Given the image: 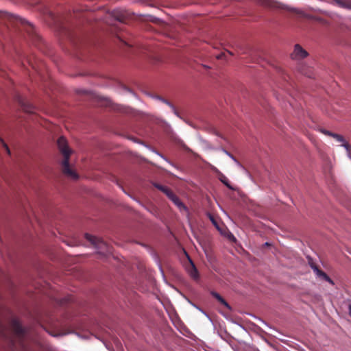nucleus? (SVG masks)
<instances>
[{
    "label": "nucleus",
    "mask_w": 351,
    "mask_h": 351,
    "mask_svg": "<svg viewBox=\"0 0 351 351\" xmlns=\"http://www.w3.org/2000/svg\"><path fill=\"white\" fill-rule=\"evenodd\" d=\"M165 103H166V104H167L169 106H170L172 108V109H173V112L175 113V114H176V115H177L178 117H179L178 112V111L176 110V108H174V106H172L171 104H169V102H167V101H165Z\"/></svg>",
    "instance_id": "obj_22"
},
{
    "label": "nucleus",
    "mask_w": 351,
    "mask_h": 351,
    "mask_svg": "<svg viewBox=\"0 0 351 351\" xmlns=\"http://www.w3.org/2000/svg\"><path fill=\"white\" fill-rule=\"evenodd\" d=\"M190 263H191V265L187 269L188 273L189 274V275L191 276V277L192 278L197 280L199 278L198 271L191 261H190Z\"/></svg>",
    "instance_id": "obj_7"
},
{
    "label": "nucleus",
    "mask_w": 351,
    "mask_h": 351,
    "mask_svg": "<svg viewBox=\"0 0 351 351\" xmlns=\"http://www.w3.org/2000/svg\"><path fill=\"white\" fill-rule=\"evenodd\" d=\"M176 195H175L172 191H171L169 192V194H167V197H169V199H171V200H172V199H173V197H175V196H176Z\"/></svg>",
    "instance_id": "obj_21"
},
{
    "label": "nucleus",
    "mask_w": 351,
    "mask_h": 351,
    "mask_svg": "<svg viewBox=\"0 0 351 351\" xmlns=\"http://www.w3.org/2000/svg\"><path fill=\"white\" fill-rule=\"evenodd\" d=\"M99 99H100L101 105H104L106 106H110L111 105L110 100H109L108 99H102V98H99Z\"/></svg>",
    "instance_id": "obj_17"
},
{
    "label": "nucleus",
    "mask_w": 351,
    "mask_h": 351,
    "mask_svg": "<svg viewBox=\"0 0 351 351\" xmlns=\"http://www.w3.org/2000/svg\"><path fill=\"white\" fill-rule=\"evenodd\" d=\"M58 148L64 156V160L62 162V173L67 177L77 180L78 178L77 173L71 167L69 164V158L71 155V150L68 147L66 139L61 136L57 141Z\"/></svg>",
    "instance_id": "obj_1"
},
{
    "label": "nucleus",
    "mask_w": 351,
    "mask_h": 351,
    "mask_svg": "<svg viewBox=\"0 0 351 351\" xmlns=\"http://www.w3.org/2000/svg\"><path fill=\"white\" fill-rule=\"evenodd\" d=\"M211 295L216 298L221 304L226 306L228 309L230 310L231 307L228 302L217 292L211 291Z\"/></svg>",
    "instance_id": "obj_11"
},
{
    "label": "nucleus",
    "mask_w": 351,
    "mask_h": 351,
    "mask_svg": "<svg viewBox=\"0 0 351 351\" xmlns=\"http://www.w3.org/2000/svg\"><path fill=\"white\" fill-rule=\"evenodd\" d=\"M308 56V51L304 49L300 45L295 44L293 47V51L290 54L291 60L301 62L303 60Z\"/></svg>",
    "instance_id": "obj_2"
},
{
    "label": "nucleus",
    "mask_w": 351,
    "mask_h": 351,
    "mask_svg": "<svg viewBox=\"0 0 351 351\" xmlns=\"http://www.w3.org/2000/svg\"><path fill=\"white\" fill-rule=\"evenodd\" d=\"M311 267L317 276L323 278L324 280L328 278V276L324 271L319 269L317 266L311 265Z\"/></svg>",
    "instance_id": "obj_12"
},
{
    "label": "nucleus",
    "mask_w": 351,
    "mask_h": 351,
    "mask_svg": "<svg viewBox=\"0 0 351 351\" xmlns=\"http://www.w3.org/2000/svg\"><path fill=\"white\" fill-rule=\"evenodd\" d=\"M208 217L209 219L212 221L213 225H215V226H217V222L216 221L214 216L213 215H211L210 213H208Z\"/></svg>",
    "instance_id": "obj_18"
},
{
    "label": "nucleus",
    "mask_w": 351,
    "mask_h": 351,
    "mask_svg": "<svg viewBox=\"0 0 351 351\" xmlns=\"http://www.w3.org/2000/svg\"><path fill=\"white\" fill-rule=\"evenodd\" d=\"M12 325L14 332L19 337H23L25 335V330L18 321L14 320Z\"/></svg>",
    "instance_id": "obj_6"
},
{
    "label": "nucleus",
    "mask_w": 351,
    "mask_h": 351,
    "mask_svg": "<svg viewBox=\"0 0 351 351\" xmlns=\"http://www.w3.org/2000/svg\"><path fill=\"white\" fill-rule=\"evenodd\" d=\"M154 186L158 189V190H160V191H162V193H164L167 196V194L169 193V192L171 191L169 188H168L167 186H163V185H161L160 184H157V183H155L154 184Z\"/></svg>",
    "instance_id": "obj_13"
},
{
    "label": "nucleus",
    "mask_w": 351,
    "mask_h": 351,
    "mask_svg": "<svg viewBox=\"0 0 351 351\" xmlns=\"http://www.w3.org/2000/svg\"><path fill=\"white\" fill-rule=\"evenodd\" d=\"M260 4L268 8H280V3L274 0H258Z\"/></svg>",
    "instance_id": "obj_8"
},
{
    "label": "nucleus",
    "mask_w": 351,
    "mask_h": 351,
    "mask_svg": "<svg viewBox=\"0 0 351 351\" xmlns=\"http://www.w3.org/2000/svg\"><path fill=\"white\" fill-rule=\"evenodd\" d=\"M174 204L175 205H176L178 206V208H179L180 210L182 209H186V206H184V204L180 201V199H179V197L176 195L175 197H173V199L171 200Z\"/></svg>",
    "instance_id": "obj_15"
},
{
    "label": "nucleus",
    "mask_w": 351,
    "mask_h": 351,
    "mask_svg": "<svg viewBox=\"0 0 351 351\" xmlns=\"http://www.w3.org/2000/svg\"><path fill=\"white\" fill-rule=\"evenodd\" d=\"M117 11H114L113 12V16L117 19V20L119 21H123V19L125 18V14L121 12L117 14Z\"/></svg>",
    "instance_id": "obj_16"
},
{
    "label": "nucleus",
    "mask_w": 351,
    "mask_h": 351,
    "mask_svg": "<svg viewBox=\"0 0 351 351\" xmlns=\"http://www.w3.org/2000/svg\"><path fill=\"white\" fill-rule=\"evenodd\" d=\"M219 180L228 189H230L231 190H234V188L230 184V181H229L228 178L226 176H225L224 175H221L220 177H219Z\"/></svg>",
    "instance_id": "obj_14"
},
{
    "label": "nucleus",
    "mask_w": 351,
    "mask_h": 351,
    "mask_svg": "<svg viewBox=\"0 0 351 351\" xmlns=\"http://www.w3.org/2000/svg\"><path fill=\"white\" fill-rule=\"evenodd\" d=\"M297 70L302 75L311 77L313 73V69L304 62H299L297 65Z\"/></svg>",
    "instance_id": "obj_5"
},
{
    "label": "nucleus",
    "mask_w": 351,
    "mask_h": 351,
    "mask_svg": "<svg viewBox=\"0 0 351 351\" xmlns=\"http://www.w3.org/2000/svg\"><path fill=\"white\" fill-rule=\"evenodd\" d=\"M334 3L340 8L351 10L350 0H334Z\"/></svg>",
    "instance_id": "obj_9"
},
{
    "label": "nucleus",
    "mask_w": 351,
    "mask_h": 351,
    "mask_svg": "<svg viewBox=\"0 0 351 351\" xmlns=\"http://www.w3.org/2000/svg\"><path fill=\"white\" fill-rule=\"evenodd\" d=\"M224 152L228 155L235 162H237L239 165H241V164L239 163V162L235 158V157L231 154L230 152H228V151L226 150H224Z\"/></svg>",
    "instance_id": "obj_19"
},
{
    "label": "nucleus",
    "mask_w": 351,
    "mask_h": 351,
    "mask_svg": "<svg viewBox=\"0 0 351 351\" xmlns=\"http://www.w3.org/2000/svg\"><path fill=\"white\" fill-rule=\"evenodd\" d=\"M349 311H350V315L351 316V306H350V307H349Z\"/></svg>",
    "instance_id": "obj_25"
},
{
    "label": "nucleus",
    "mask_w": 351,
    "mask_h": 351,
    "mask_svg": "<svg viewBox=\"0 0 351 351\" xmlns=\"http://www.w3.org/2000/svg\"><path fill=\"white\" fill-rule=\"evenodd\" d=\"M319 131H320V132H322V134H324L326 136H331V137L334 138L337 141H338L339 143H342L341 145L346 148V149L348 152V154H350L351 146L347 142L345 141V139L343 136L336 134V133H333V132L328 131L324 128H320Z\"/></svg>",
    "instance_id": "obj_3"
},
{
    "label": "nucleus",
    "mask_w": 351,
    "mask_h": 351,
    "mask_svg": "<svg viewBox=\"0 0 351 351\" xmlns=\"http://www.w3.org/2000/svg\"><path fill=\"white\" fill-rule=\"evenodd\" d=\"M86 239L90 242L97 249L103 252H108L107 244L101 239L89 234H85Z\"/></svg>",
    "instance_id": "obj_4"
},
{
    "label": "nucleus",
    "mask_w": 351,
    "mask_h": 351,
    "mask_svg": "<svg viewBox=\"0 0 351 351\" xmlns=\"http://www.w3.org/2000/svg\"><path fill=\"white\" fill-rule=\"evenodd\" d=\"M324 280L328 282L331 285H334L333 280L328 276V278H326Z\"/></svg>",
    "instance_id": "obj_23"
},
{
    "label": "nucleus",
    "mask_w": 351,
    "mask_h": 351,
    "mask_svg": "<svg viewBox=\"0 0 351 351\" xmlns=\"http://www.w3.org/2000/svg\"><path fill=\"white\" fill-rule=\"evenodd\" d=\"M223 56V53L221 54V55H219L217 56V58H221V57Z\"/></svg>",
    "instance_id": "obj_24"
},
{
    "label": "nucleus",
    "mask_w": 351,
    "mask_h": 351,
    "mask_svg": "<svg viewBox=\"0 0 351 351\" xmlns=\"http://www.w3.org/2000/svg\"><path fill=\"white\" fill-rule=\"evenodd\" d=\"M0 143H2L3 146L5 147L6 152H8V154H10V150L8 146L5 143L3 140L2 138H0Z\"/></svg>",
    "instance_id": "obj_20"
},
{
    "label": "nucleus",
    "mask_w": 351,
    "mask_h": 351,
    "mask_svg": "<svg viewBox=\"0 0 351 351\" xmlns=\"http://www.w3.org/2000/svg\"><path fill=\"white\" fill-rule=\"evenodd\" d=\"M21 105L22 108L24 111L29 112V113H34V106L31 104L29 102L27 101H20Z\"/></svg>",
    "instance_id": "obj_10"
}]
</instances>
